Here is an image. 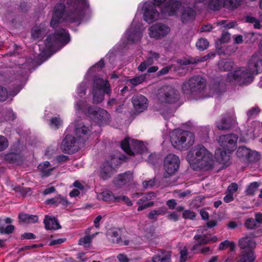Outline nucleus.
Returning <instances> with one entry per match:
<instances>
[{
	"instance_id": "37",
	"label": "nucleus",
	"mask_w": 262,
	"mask_h": 262,
	"mask_svg": "<svg viewBox=\"0 0 262 262\" xmlns=\"http://www.w3.org/2000/svg\"><path fill=\"white\" fill-rule=\"evenodd\" d=\"M120 233V229H115L108 231L107 235L113 238L112 242L114 243L120 244L121 242Z\"/></svg>"
},
{
	"instance_id": "54",
	"label": "nucleus",
	"mask_w": 262,
	"mask_h": 262,
	"mask_svg": "<svg viewBox=\"0 0 262 262\" xmlns=\"http://www.w3.org/2000/svg\"><path fill=\"white\" fill-rule=\"evenodd\" d=\"M196 216L195 213L189 210H186L183 213V217L185 219L193 220Z\"/></svg>"
},
{
	"instance_id": "32",
	"label": "nucleus",
	"mask_w": 262,
	"mask_h": 262,
	"mask_svg": "<svg viewBox=\"0 0 262 262\" xmlns=\"http://www.w3.org/2000/svg\"><path fill=\"white\" fill-rule=\"evenodd\" d=\"M38 169L41 172V176L42 177H46L49 176L52 171L54 169V167L50 165V163L48 161H45L40 163L38 166Z\"/></svg>"
},
{
	"instance_id": "13",
	"label": "nucleus",
	"mask_w": 262,
	"mask_h": 262,
	"mask_svg": "<svg viewBox=\"0 0 262 262\" xmlns=\"http://www.w3.org/2000/svg\"><path fill=\"white\" fill-rule=\"evenodd\" d=\"M144 29L140 24H137L134 19L130 27L125 32L124 38L126 40V43H133L140 40L142 36Z\"/></svg>"
},
{
	"instance_id": "45",
	"label": "nucleus",
	"mask_w": 262,
	"mask_h": 262,
	"mask_svg": "<svg viewBox=\"0 0 262 262\" xmlns=\"http://www.w3.org/2000/svg\"><path fill=\"white\" fill-rule=\"evenodd\" d=\"M235 244L233 242H230L226 240L222 242L219 245V249L221 250H224L227 248H229L231 251H233L235 249Z\"/></svg>"
},
{
	"instance_id": "17",
	"label": "nucleus",
	"mask_w": 262,
	"mask_h": 262,
	"mask_svg": "<svg viewBox=\"0 0 262 262\" xmlns=\"http://www.w3.org/2000/svg\"><path fill=\"white\" fill-rule=\"evenodd\" d=\"M150 37L156 39L161 38L170 32V28L163 24L157 23L151 26L149 29Z\"/></svg>"
},
{
	"instance_id": "52",
	"label": "nucleus",
	"mask_w": 262,
	"mask_h": 262,
	"mask_svg": "<svg viewBox=\"0 0 262 262\" xmlns=\"http://www.w3.org/2000/svg\"><path fill=\"white\" fill-rule=\"evenodd\" d=\"M14 230V226L10 225H8L6 227L0 228V233L1 234H10L13 232Z\"/></svg>"
},
{
	"instance_id": "19",
	"label": "nucleus",
	"mask_w": 262,
	"mask_h": 262,
	"mask_svg": "<svg viewBox=\"0 0 262 262\" xmlns=\"http://www.w3.org/2000/svg\"><path fill=\"white\" fill-rule=\"evenodd\" d=\"M79 141L70 135H67L63 140L61 148L66 153H72L77 150L79 147Z\"/></svg>"
},
{
	"instance_id": "55",
	"label": "nucleus",
	"mask_w": 262,
	"mask_h": 262,
	"mask_svg": "<svg viewBox=\"0 0 262 262\" xmlns=\"http://www.w3.org/2000/svg\"><path fill=\"white\" fill-rule=\"evenodd\" d=\"M199 61V60H196L195 59H194L193 58H189V59L184 58L183 59H181L179 62L181 65L186 66V65H188V64L196 63Z\"/></svg>"
},
{
	"instance_id": "24",
	"label": "nucleus",
	"mask_w": 262,
	"mask_h": 262,
	"mask_svg": "<svg viewBox=\"0 0 262 262\" xmlns=\"http://www.w3.org/2000/svg\"><path fill=\"white\" fill-rule=\"evenodd\" d=\"M160 55L158 53L150 51L148 54L146 60L142 62L138 68L139 71H144L149 66L158 60Z\"/></svg>"
},
{
	"instance_id": "3",
	"label": "nucleus",
	"mask_w": 262,
	"mask_h": 262,
	"mask_svg": "<svg viewBox=\"0 0 262 262\" xmlns=\"http://www.w3.org/2000/svg\"><path fill=\"white\" fill-rule=\"evenodd\" d=\"M187 161L193 169L208 170L213 168L212 155L203 145H198L189 150L186 157Z\"/></svg>"
},
{
	"instance_id": "28",
	"label": "nucleus",
	"mask_w": 262,
	"mask_h": 262,
	"mask_svg": "<svg viewBox=\"0 0 262 262\" xmlns=\"http://www.w3.org/2000/svg\"><path fill=\"white\" fill-rule=\"evenodd\" d=\"M255 257L253 251H242L236 262H254Z\"/></svg>"
},
{
	"instance_id": "42",
	"label": "nucleus",
	"mask_w": 262,
	"mask_h": 262,
	"mask_svg": "<svg viewBox=\"0 0 262 262\" xmlns=\"http://www.w3.org/2000/svg\"><path fill=\"white\" fill-rule=\"evenodd\" d=\"M259 184L257 182L251 183L247 187L246 192L248 195H253L257 191Z\"/></svg>"
},
{
	"instance_id": "1",
	"label": "nucleus",
	"mask_w": 262,
	"mask_h": 262,
	"mask_svg": "<svg viewBox=\"0 0 262 262\" xmlns=\"http://www.w3.org/2000/svg\"><path fill=\"white\" fill-rule=\"evenodd\" d=\"M63 2L67 3L70 9L65 12L64 5L57 4L54 7L50 23L52 27L64 20L71 23L79 22L83 17L84 9L89 6L88 0H63Z\"/></svg>"
},
{
	"instance_id": "30",
	"label": "nucleus",
	"mask_w": 262,
	"mask_h": 262,
	"mask_svg": "<svg viewBox=\"0 0 262 262\" xmlns=\"http://www.w3.org/2000/svg\"><path fill=\"white\" fill-rule=\"evenodd\" d=\"M171 253L169 251H161L154 255L152 258V262H170Z\"/></svg>"
},
{
	"instance_id": "53",
	"label": "nucleus",
	"mask_w": 262,
	"mask_h": 262,
	"mask_svg": "<svg viewBox=\"0 0 262 262\" xmlns=\"http://www.w3.org/2000/svg\"><path fill=\"white\" fill-rule=\"evenodd\" d=\"M12 189L15 191L18 192L20 195H25L27 193V190L29 188L21 187L20 186H12Z\"/></svg>"
},
{
	"instance_id": "2",
	"label": "nucleus",
	"mask_w": 262,
	"mask_h": 262,
	"mask_svg": "<svg viewBox=\"0 0 262 262\" xmlns=\"http://www.w3.org/2000/svg\"><path fill=\"white\" fill-rule=\"evenodd\" d=\"M205 0H183L180 1H169L161 8V13L165 16H172L177 14L181 7L183 10L181 14V21L183 24H186L192 21L195 16V11L191 7L196 3H202Z\"/></svg>"
},
{
	"instance_id": "22",
	"label": "nucleus",
	"mask_w": 262,
	"mask_h": 262,
	"mask_svg": "<svg viewBox=\"0 0 262 262\" xmlns=\"http://www.w3.org/2000/svg\"><path fill=\"white\" fill-rule=\"evenodd\" d=\"M133 173L130 171H126L118 174L114 179V185L119 188L129 183L133 180Z\"/></svg>"
},
{
	"instance_id": "39",
	"label": "nucleus",
	"mask_w": 262,
	"mask_h": 262,
	"mask_svg": "<svg viewBox=\"0 0 262 262\" xmlns=\"http://www.w3.org/2000/svg\"><path fill=\"white\" fill-rule=\"evenodd\" d=\"M99 196L105 201L111 200L116 201V198L117 197V196H115L112 192L109 190L103 191L99 194Z\"/></svg>"
},
{
	"instance_id": "20",
	"label": "nucleus",
	"mask_w": 262,
	"mask_h": 262,
	"mask_svg": "<svg viewBox=\"0 0 262 262\" xmlns=\"http://www.w3.org/2000/svg\"><path fill=\"white\" fill-rule=\"evenodd\" d=\"M236 122V117L234 112L224 114L220 120L216 122V126L220 130L229 129Z\"/></svg>"
},
{
	"instance_id": "16",
	"label": "nucleus",
	"mask_w": 262,
	"mask_h": 262,
	"mask_svg": "<svg viewBox=\"0 0 262 262\" xmlns=\"http://www.w3.org/2000/svg\"><path fill=\"white\" fill-rule=\"evenodd\" d=\"M237 139V135L231 134L220 136L217 141L220 146L223 149L233 151L236 148Z\"/></svg>"
},
{
	"instance_id": "58",
	"label": "nucleus",
	"mask_w": 262,
	"mask_h": 262,
	"mask_svg": "<svg viewBox=\"0 0 262 262\" xmlns=\"http://www.w3.org/2000/svg\"><path fill=\"white\" fill-rule=\"evenodd\" d=\"M155 179H150L148 181H145L143 182V187L145 188H151L155 185Z\"/></svg>"
},
{
	"instance_id": "29",
	"label": "nucleus",
	"mask_w": 262,
	"mask_h": 262,
	"mask_svg": "<svg viewBox=\"0 0 262 262\" xmlns=\"http://www.w3.org/2000/svg\"><path fill=\"white\" fill-rule=\"evenodd\" d=\"M43 223L45 228L47 230H56L61 228L59 223L54 217H52L48 215H46Z\"/></svg>"
},
{
	"instance_id": "18",
	"label": "nucleus",
	"mask_w": 262,
	"mask_h": 262,
	"mask_svg": "<svg viewBox=\"0 0 262 262\" xmlns=\"http://www.w3.org/2000/svg\"><path fill=\"white\" fill-rule=\"evenodd\" d=\"M248 68L255 74L262 72L261 51H258L251 56L248 61Z\"/></svg>"
},
{
	"instance_id": "60",
	"label": "nucleus",
	"mask_w": 262,
	"mask_h": 262,
	"mask_svg": "<svg viewBox=\"0 0 262 262\" xmlns=\"http://www.w3.org/2000/svg\"><path fill=\"white\" fill-rule=\"evenodd\" d=\"M211 251V249L209 247H199V249L196 251V252H193L194 253H201L203 254H208L210 251Z\"/></svg>"
},
{
	"instance_id": "63",
	"label": "nucleus",
	"mask_w": 262,
	"mask_h": 262,
	"mask_svg": "<svg viewBox=\"0 0 262 262\" xmlns=\"http://www.w3.org/2000/svg\"><path fill=\"white\" fill-rule=\"evenodd\" d=\"M259 112V108L257 107H255L248 111L247 115L249 118L254 117L258 114Z\"/></svg>"
},
{
	"instance_id": "61",
	"label": "nucleus",
	"mask_w": 262,
	"mask_h": 262,
	"mask_svg": "<svg viewBox=\"0 0 262 262\" xmlns=\"http://www.w3.org/2000/svg\"><path fill=\"white\" fill-rule=\"evenodd\" d=\"M245 225L247 228L249 229H253L256 226V221L254 219L250 218L246 221Z\"/></svg>"
},
{
	"instance_id": "51",
	"label": "nucleus",
	"mask_w": 262,
	"mask_h": 262,
	"mask_svg": "<svg viewBox=\"0 0 262 262\" xmlns=\"http://www.w3.org/2000/svg\"><path fill=\"white\" fill-rule=\"evenodd\" d=\"M9 145V142L7 139L3 136L0 135V151L5 150Z\"/></svg>"
},
{
	"instance_id": "62",
	"label": "nucleus",
	"mask_w": 262,
	"mask_h": 262,
	"mask_svg": "<svg viewBox=\"0 0 262 262\" xmlns=\"http://www.w3.org/2000/svg\"><path fill=\"white\" fill-rule=\"evenodd\" d=\"M230 39V34L227 31H223L221 37V41L223 43H226Z\"/></svg>"
},
{
	"instance_id": "9",
	"label": "nucleus",
	"mask_w": 262,
	"mask_h": 262,
	"mask_svg": "<svg viewBox=\"0 0 262 262\" xmlns=\"http://www.w3.org/2000/svg\"><path fill=\"white\" fill-rule=\"evenodd\" d=\"M121 146L126 153L130 155H135L136 153L142 154L147 150L146 146L142 142L128 137L122 141Z\"/></svg>"
},
{
	"instance_id": "23",
	"label": "nucleus",
	"mask_w": 262,
	"mask_h": 262,
	"mask_svg": "<svg viewBox=\"0 0 262 262\" xmlns=\"http://www.w3.org/2000/svg\"><path fill=\"white\" fill-rule=\"evenodd\" d=\"M232 151L219 148L215 152L216 159L221 164L228 166L230 164V154Z\"/></svg>"
},
{
	"instance_id": "25",
	"label": "nucleus",
	"mask_w": 262,
	"mask_h": 262,
	"mask_svg": "<svg viewBox=\"0 0 262 262\" xmlns=\"http://www.w3.org/2000/svg\"><path fill=\"white\" fill-rule=\"evenodd\" d=\"M238 246L242 251H253L256 246V242L252 237L246 236L239 240Z\"/></svg>"
},
{
	"instance_id": "12",
	"label": "nucleus",
	"mask_w": 262,
	"mask_h": 262,
	"mask_svg": "<svg viewBox=\"0 0 262 262\" xmlns=\"http://www.w3.org/2000/svg\"><path fill=\"white\" fill-rule=\"evenodd\" d=\"M207 231L206 227H201L197 230V233L194 235L193 239L195 243L191 248L192 252H196L199 249V247L203 245L208 244L211 243H214L217 241L216 236L209 237L207 236L205 231Z\"/></svg>"
},
{
	"instance_id": "6",
	"label": "nucleus",
	"mask_w": 262,
	"mask_h": 262,
	"mask_svg": "<svg viewBox=\"0 0 262 262\" xmlns=\"http://www.w3.org/2000/svg\"><path fill=\"white\" fill-rule=\"evenodd\" d=\"M205 86V79L201 76H196L184 82L182 90L187 95L195 96L201 93Z\"/></svg>"
},
{
	"instance_id": "36",
	"label": "nucleus",
	"mask_w": 262,
	"mask_h": 262,
	"mask_svg": "<svg viewBox=\"0 0 262 262\" xmlns=\"http://www.w3.org/2000/svg\"><path fill=\"white\" fill-rule=\"evenodd\" d=\"M97 233L93 234L92 235H89L81 237L78 241V244L80 245L83 246L85 248L90 247L92 243V239L97 234Z\"/></svg>"
},
{
	"instance_id": "27",
	"label": "nucleus",
	"mask_w": 262,
	"mask_h": 262,
	"mask_svg": "<svg viewBox=\"0 0 262 262\" xmlns=\"http://www.w3.org/2000/svg\"><path fill=\"white\" fill-rule=\"evenodd\" d=\"M75 126V134L77 138H84L90 132L89 127L85 126L82 122L77 123Z\"/></svg>"
},
{
	"instance_id": "43",
	"label": "nucleus",
	"mask_w": 262,
	"mask_h": 262,
	"mask_svg": "<svg viewBox=\"0 0 262 262\" xmlns=\"http://www.w3.org/2000/svg\"><path fill=\"white\" fill-rule=\"evenodd\" d=\"M155 197H156V195L153 192H149V193L144 194L143 195V196L138 201L137 204L138 205H142L143 204H144V203L145 202L151 200L152 199H153Z\"/></svg>"
},
{
	"instance_id": "10",
	"label": "nucleus",
	"mask_w": 262,
	"mask_h": 262,
	"mask_svg": "<svg viewBox=\"0 0 262 262\" xmlns=\"http://www.w3.org/2000/svg\"><path fill=\"white\" fill-rule=\"evenodd\" d=\"M255 74L248 68H240L233 73L228 74V79L230 82L233 80L236 81L239 84H246L250 83L253 80V76Z\"/></svg>"
},
{
	"instance_id": "56",
	"label": "nucleus",
	"mask_w": 262,
	"mask_h": 262,
	"mask_svg": "<svg viewBox=\"0 0 262 262\" xmlns=\"http://www.w3.org/2000/svg\"><path fill=\"white\" fill-rule=\"evenodd\" d=\"M86 89V84L85 82H82L78 86L77 89V93L79 95L80 97L85 94V91Z\"/></svg>"
},
{
	"instance_id": "5",
	"label": "nucleus",
	"mask_w": 262,
	"mask_h": 262,
	"mask_svg": "<svg viewBox=\"0 0 262 262\" xmlns=\"http://www.w3.org/2000/svg\"><path fill=\"white\" fill-rule=\"evenodd\" d=\"M194 142V136L191 132L181 129H176L171 137L172 145L176 148H188Z\"/></svg>"
},
{
	"instance_id": "47",
	"label": "nucleus",
	"mask_w": 262,
	"mask_h": 262,
	"mask_svg": "<svg viewBox=\"0 0 262 262\" xmlns=\"http://www.w3.org/2000/svg\"><path fill=\"white\" fill-rule=\"evenodd\" d=\"M247 159L251 162L258 161L260 159L259 154L255 151H249Z\"/></svg>"
},
{
	"instance_id": "4",
	"label": "nucleus",
	"mask_w": 262,
	"mask_h": 262,
	"mask_svg": "<svg viewBox=\"0 0 262 262\" xmlns=\"http://www.w3.org/2000/svg\"><path fill=\"white\" fill-rule=\"evenodd\" d=\"M75 109L78 113L81 112L88 114L94 122H106L109 119L110 115L106 111L97 107L89 106L83 101L76 103Z\"/></svg>"
},
{
	"instance_id": "35",
	"label": "nucleus",
	"mask_w": 262,
	"mask_h": 262,
	"mask_svg": "<svg viewBox=\"0 0 262 262\" xmlns=\"http://www.w3.org/2000/svg\"><path fill=\"white\" fill-rule=\"evenodd\" d=\"M233 62L230 59H223L219 61V69L221 71H230L233 67Z\"/></svg>"
},
{
	"instance_id": "15",
	"label": "nucleus",
	"mask_w": 262,
	"mask_h": 262,
	"mask_svg": "<svg viewBox=\"0 0 262 262\" xmlns=\"http://www.w3.org/2000/svg\"><path fill=\"white\" fill-rule=\"evenodd\" d=\"M156 5L151 2H146L142 7L143 19L148 24L157 21L160 18V14L156 9Z\"/></svg>"
},
{
	"instance_id": "57",
	"label": "nucleus",
	"mask_w": 262,
	"mask_h": 262,
	"mask_svg": "<svg viewBox=\"0 0 262 262\" xmlns=\"http://www.w3.org/2000/svg\"><path fill=\"white\" fill-rule=\"evenodd\" d=\"M120 201H123L128 206H131L133 205L130 200L126 196H117L116 201L119 202Z\"/></svg>"
},
{
	"instance_id": "26",
	"label": "nucleus",
	"mask_w": 262,
	"mask_h": 262,
	"mask_svg": "<svg viewBox=\"0 0 262 262\" xmlns=\"http://www.w3.org/2000/svg\"><path fill=\"white\" fill-rule=\"evenodd\" d=\"M114 173V169L108 162L104 163L100 167L99 176L103 180L111 178Z\"/></svg>"
},
{
	"instance_id": "48",
	"label": "nucleus",
	"mask_w": 262,
	"mask_h": 262,
	"mask_svg": "<svg viewBox=\"0 0 262 262\" xmlns=\"http://www.w3.org/2000/svg\"><path fill=\"white\" fill-rule=\"evenodd\" d=\"M50 126L54 128H59L62 125V121L59 117L52 118L50 120Z\"/></svg>"
},
{
	"instance_id": "40",
	"label": "nucleus",
	"mask_w": 262,
	"mask_h": 262,
	"mask_svg": "<svg viewBox=\"0 0 262 262\" xmlns=\"http://www.w3.org/2000/svg\"><path fill=\"white\" fill-rule=\"evenodd\" d=\"M146 76V75H141L130 79L127 81L130 82L133 86H135L143 82L145 80Z\"/></svg>"
},
{
	"instance_id": "33",
	"label": "nucleus",
	"mask_w": 262,
	"mask_h": 262,
	"mask_svg": "<svg viewBox=\"0 0 262 262\" xmlns=\"http://www.w3.org/2000/svg\"><path fill=\"white\" fill-rule=\"evenodd\" d=\"M20 221L27 224H32L37 222L38 217L37 215L20 213L18 215Z\"/></svg>"
},
{
	"instance_id": "50",
	"label": "nucleus",
	"mask_w": 262,
	"mask_h": 262,
	"mask_svg": "<svg viewBox=\"0 0 262 262\" xmlns=\"http://www.w3.org/2000/svg\"><path fill=\"white\" fill-rule=\"evenodd\" d=\"M11 96L5 88L0 86V101H5Z\"/></svg>"
},
{
	"instance_id": "38",
	"label": "nucleus",
	"mask_w": 262,
	"mask_h": 262,
	"mask_svg": "<svg viewBox=\"0 0 262 262\" xmlns=\"http://www.w3.org/2000/svg\"><path fill=\"white\" fill-rule=\"evenodd\" d=\"M208 5L210 9L218 10L224 7V0H209Z\"/></svg>"
},
{
	"instance_id": "59",
	"label": "nucleus",
	"mask_w": 262,
	"mask_h": 262,
	"mask_svg": "<svg viewBox=\"0 0 262 262\" xmlns=\"http://www.w3.org/2000/svg\"><path fill=\"white\" fill-rule=\"evenodd\" d=\"M238 189V185L235 183H232L228 186L227 190V193H231L233 195V193L235 192Z\"/></svg>"
},
{
	"instance_id": "11",
	"label": "nucleus",
	"mask_w": 262,
	"mask_h": 262,
	"mask_svg": "<svg viewBox=\"0 0 262 262\" xmlns=\"http://www.w3.org/2000/svg\"><path fill=\"white\" fill-rule=\"evenodd\" d=\"M157 97L161 103H174L179 99L180 94L178 91L172 86L166 85L159 90Z\"/></svg>"
},
{
	"instance_id": "49",
	"label": "nucleus",
	"mask_w": 262,
	"mask_h": 262,
	"mask_svg": "<svg viewBox=\"0 0 262 262\" xmlns=\"http://www.w3.org/2000/svg\"><path fill=\"white\" fill-rule=\"evenodd\" d=\"M250 150L244 146L240 147L238 148L236 154L239 158L246 157L248 155Z\"/></svg>"
},
{
	"instance_id": "41",
	"label": "nucleus",
	"mask_w": 262,
	"mask_h": 262,
	"mask_svg": "<svg viewBox=\"0 0 262 262\" xmlns=\"http://www.w3.org/2000/svg\"><path fill=\"white\" fill-rule=\"evenodd\" d=\"M224 7L229 9L236 8L239 5L240 0H224Z\"/></svg>"
},
{
	"instance_id": "8",
	"label": "nucleus",
	"mask_w": 262,
	"mask_h": 262,
	"mask_svg": "<svg viewBox=\"0 0 262 262\" xmlns=\"http://www.w3.org/2000/svg\"><path fill=\"white\" fill-rule=\"evenodd\" d=\"M93 100L95 103L102 102L104 98V94H110L111 89L107 80L98 78L94 80L93 88Z\"/></svg>"
},
{
	"instance_id": "14",
	"label": "nucleus",
	"mask_w": 262,
	"mask_h": 262,
	"mask_svg": "<svg viewBox=\"0 0 262 262\" xmlns=\"http://www.w3.org/2000/svg\"><path fill=\"white\" fill-rule=\"evenodd\" d=\"M180 165V160L178 156L173 154H169L164 161V168L165 173V178H168L173 175L178 169Z\"/></svg>"
},
{
	"instance_id": "31",
	"label": "nucleus",
	"mask_w": 262,
	"mask_h": 262,
	"mask_svg": "<svg viewBox=\"0 0 262 262\" xmlns=\"http://www.w3.org/2000/svg\"><path fill=\"white\" fill-rule=\"evenodd\" d=\"M46 28L43 25L35 26L32 30V37L36 40L41 39L46 34Z\"/></svg>"
},
{
	"instance_id": "44",
	"label": "nucleus",
	"mask_w": 262,
	"mask_h": 262,
	"mask_svg": "<svg viewBox=\"0 0 262 262\" xmlns=\"http://www.w3.org/2000/svg\"><path fill=\"white\" fill-rule=\"evenodd\" d=\"M196 46L199 50L203 51L208 47L209 42L206 39L201 38L196 42Z\"/></svg>"
},
{
	"instance_id": "46",
	"label": "nucleus",
	"mask_w": 262,
	"mask_h": 262,
	"mask_svg": "<svg viewBox=\"0 0 262 262\" xmlns=\"http://www.w3.org/2000/svg\"><path fill=\"white\" fill-rule=\"evenodd\" d=\"M4 119L6 121H12L15 119L16 115L13 111L11 109H9L5 111L3 113Z\"/></svg>"
},
{
	"instance_id": "21",
	"label": "nucleus",
	"mask_w": 262,
	"mask_h": 262,
	"mask_svg": "<svg viewBox=\"0 0 262 262\" xmlns=\"http://www.w3.org/2000/svg\"><path fill=\"white\" fill-rule=\"evenodd\" d=\"M132 103L136 111L139 113L143 112L148 106L147 99L142 95H136L132 98Z\"/></svg>"
},
{
	"instance_id": "34",
	"label": "nucleus",
	"mask_w": 262,
	"mask_h": 262,
	"mask_svg": "<svg viewBox=\"0 0 262 262\" xmlns=\"http://www.w3.org/2000/svg\"><path fill=\"white\" fill-rule=\"evenodd\" d=\"M179 250V253L180 254V262H186V260L192 257V255L188 252V248L186 246L180 247Z\"/></svg>"
},
{
	"instance_id": "64",
	"label": "nucleus",
	"mask_w": 262,
	"mask_h": 262,
	"mask_svg": "<svg viewBox=\"0 0 262 262\" xmlns=\"http://www.w3.org/2000/svg\"><path fill=\"white\" fill-rule=\"evenodd\" d=\"M117 258L119 262H128L129 259L127 256L124 254H119L117 256Z\"/></svg>"
},
{
	"instance_id": "7",
	"label": "nucleus",
	"mask_w": 262,
	"mask_h": 262,
	"mask_svg": "<svg viewBox=\"0 0 262 262\" xmlns=\"http://www.w3.org/2000/svg\"><path fill=\"white\" fill-rule=\"evenodd\" d=\"M69 40V33L66 30L61 28L56 31L54 34L48 36L46 46L49 50L58 49L67 44Z\"/></svg>"
}]
</instances>
